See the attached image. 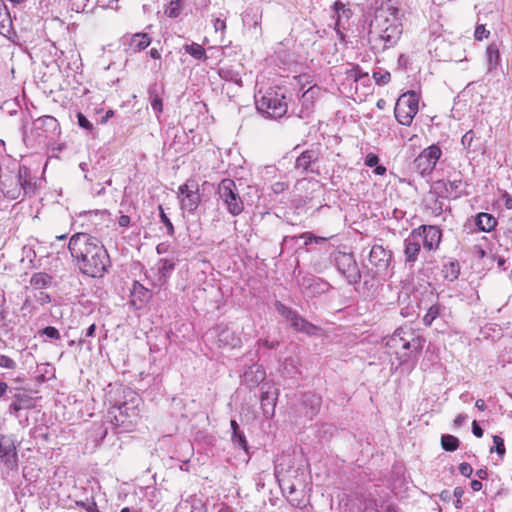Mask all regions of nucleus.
<instances>
[{
	"instance_id": "f257e3e1",
	"label": "nucleus",
	"mask_w": 512,
	"mask_h": 512,
	"mask_svg": "<svg viewBox=\"0 0 512 512\" xmlns=\"http://www.w3.org/2000/svg\"><path fill=\"white\" fill-rule=\"evenodd\" d=\"M68 249L80 271L93 278H101L110 267V257L102 242L88 233H75Z\"/></svg>"
},
{
	"instance_id": "f03ea898",
	"label": "nucleus",
	"mask_w": 512,
	"mask_h": 512,
	"mask_svg": "<svg viewBox=\"0 0 512 512\" xmlns=\"http://www.w3.org/2000/svg\"><path fill=\"white\" fill-rule=\"evenodd\" d=\"M441 238L440 228L434 225H420L413 229L403 242L405 264L409 267L415 265L421 253V244L424 250L428 252L436 251L439 248Z\"/></svg>"
},
{
	"instance_id": "7ed1b4c3",
	"label": "nucleus",
	"mask_w": 512,
	"mask_h": 512,
	"mask_svg": "<svg viewBox=\"0 0 512 512\" xmlns=\"http://www.w3.org/2000/svg\"><path fill=\"white\" fill-rule=\"evenodd\" d=\"M425 344V339L410 327H400L386 338L385 346L389 354H394L399 365L407 363L410 359L420 354Z\"/></svg>"
},
{
	"instance_id": "20e7f679",
	"label": "nucleus",
	"mask_w": 512,
	"mask_h": 512,
	"mask_svg": "<svg viewBox=\"0 0 512 512\" xmlns=\"http://www.w3.org/2000/svg\"><path fill=\"white\" fill-rule=\"evenodd\" d=\"M257 110L269 118H281L287 113V102L281 87H271L255 95Z\"/></svg>"
},
{
	"instance_id": "39448f33",
	"label": "nucleus",
	"mask_w": 512,
	"mask_h": 512,
	"mask_svg": "<svg viewBox=\"0 0 512 512\" xmlns=\"http://www.w3.org/2000/svg\"><path fill=\"white\" fill-rule=\"evenodd\" d=\"M28 177V169L19 167L16 174L3 176L0 174V186L2 193L11 200H16L32 191V185Z\"/></svg>"
},
{
	"instance_id": "423d86ee",
	"label": "nucleus",
	"mask_w": 512,
	"mask_h": 512,
	"mask_svg": "<svg viewBox=\"0 0 512 512\" xmlns=\"http://www.w3.org/2000/svg\"><path fill=\"white\" fill-rule=\"evenodd\" d=\"M217 194L222 205L232 216L240 215L244 210V202L240 190L234 180L225 178L217 187Z\"/></svg>"
},
{
	"instance_id": "0eeeda50",
	"label": "nucleus",
	"mask_w": 512,
	"mask_h": 512,
	"mask_svg": "<svg viewBox=\"0 0 512 512\" xmlns=\"http://www.w3.org/2000/svg\"><path fill=\"white\" fill-rule=\"evenodd\" d=\"M419 109V97L414 91L403 93L397 100L394 114L401 125L409 126Z\"/></svg>"
},
{
	"instance_id": "6e6552de",
	"label": "nucleus",
	"mask_w": 512,
	"mask_h": 512,
	"mask_svg": "<svg viewBox=\"0 0 512 512\" xmlns=\"http://www.w3.org/2000/svg\"><path fill=\"white\" fill-rule=\"evenodd\" d=\"M275 308L283 318L290 322L291 327L295 331L307 335H315L318 331V328L314 324L308 322L296 310L284 305L280 301L275 303Z\"/></svg>"
},
{
	"instance_id": "1a4fd4ad",
	"label": "nucleus",
	"mask_w": 512,
	"mask_h": 512,
	"mask_svg": "<svg viewBox=\"0 0 512 512\" xmlns=\"http://www.w3.org/2000/svg\"><path fill=\"white\" fill-rule=\"evenodd\" d=\"M442 155V150L437 144L425 148L414 160V168L421 175H429Z\"/></svg>"
},
{
	"instance_id": "9d476101",
	"label": "nucleus",
	"mask_w": 512,
	"mask_h": 512,
	"mask_svg": "<svg viewBox=\"0 0 512 512\" xmlns=\"http://www.w3.org/2000/svg\"><path fill=\"white\" fill-rule=\"evenodd\" d=\"M335 264L349 284H356L360 281L361 272L353 254L339 252L335 257Z\"/></svg>"
},
{
	"instance_id": "9b49d317",
	"label": "nucleus",
	"mask_w": 512,
	"mask_h": 512,
	"mask_svg": "<svg viewBox=\"0 0 512 512\" xmlns=\"http://www.w3.org/2000/svg\"><path fill=\"white\" fill-rule=\"evenodd\" d=\"M181 209L193 213L200 204L199 186L194 180H187L179 187Z\"/></svg>"
},
{
	"instance_id": "f8f14e48",
	"label": "nucleus",
	"mask_w": 512,
	"mask_h": 512,
	"mask_svg": "<svg viewBox=\"0 0 512 512\" xmlns=\"http://www.w3.org/2000/svg\"><path fill=\"white\" fill-rule=\"evenodd\" d=\"M139 402L140 398L133 394L129 401L114 407L113 411L110 413H114V418L119 425H125L126 423L132 424L139 416Z\"/></svg>"
},
{
	"instance_id": "ddd939ff",
	"label": "nucleus",
	"mask_w": 512,
	"mask_h": 512,
	"mask_svg": "<svg viewBox=\"0 0 512 512\" xmlns=\"http://www.w3.org/2000/svg\"><path fill=\"white\" fill-rule=\"evenodd\" d=\"M296 281L302 294L307 297H314L328 289V283L310 274L299 273Z\"/></svg>"
},
{
	"instance_id": "4468645a",
	"label": "nucleus",
	"mask_w": 512,
	"mask_h": 512,
	"mask_svg": "<svg viewBox=\"0 0 512 512\" xmlns=\"http://www.w3.org/2000/svg\"><path fill=\"white\" fill-rule=\"evenodd\" d=\"M392 260V253L382 245H374L369 253V261L376 268L377 273L387 270Z\"/></svg>"
},
{
	"instance_id": "2eb2a0df",
	"label": "nucleus",
	"mask_w": 512,
	"mask_h": 512,
	"mask_svg": "<svg viewBox=\"0 0 512 512\" xmlns=\"http://www.w3.org/2000/svg\"><path fill=\"white\" fill-rule=\"evenodd\" d=\"M210 333L217 339V343L220 347L228 346L235 348L241 344L240 337L226 325H217Z\"/></svg>"
},
{
	"instance_id": "dca6fc26",
	"label": "nucleus",
	"mask_w": 512,
	"mask_h": 512,
	"mask_svg": "<svg viewBox=\"0 0 512 512\" xmlns=\"http://www.w3.org/2000/svg\"><path fill=\"white\" fill-rule=\"evenodd\" d=\"M0 460L8 467L17 466V451L13 439L10 436L0 435Z\"/></svg>"
},
{
	"instance_id": "f3484780",
	"label": "nucleus",
	"mask_w": 512,
	"mask_h": 512,
	"mask_svg": "<svg viewBox=\"0 0 512 512\" xmlns=\"http://www.w3.org/2000/svg\"><path fill=\"white\" fill-rule=\"evenodd\" d=\"M319 157L320 151L318 147L306 149L297 157L295 168L301 169L304 172H313L312 165L319 160Z\"/></svg>"
},
{
	"instance_id": "a211bd4d",
	"label": "nucleus",
	"mask_w": 512,
	"mask_h": 512,
	"mask_svg": "<svg viewBox=\"0 0 512 512\" xmlns=\"http://www.w3.org/2000/svg\"><path fill=\"white\" fill-rule=\"evenodd\" d=\"M124 40L125 44L128 45V50L132 53L146 49L151 43V38L147 33H135L131 36H125Z\"/></svg>"
},
{
	"instance_id": "6ab92c4d",
	"label": "nucleus",
	"mask_w": 512,
	"mask_h": 512,
	"mask_svg": "<svg viewBox=\"0 0 512 512\" xmlns=\"http://www.w3.org/2000/svg\"><path fill=\"white\" fill-rule=\"evenodd\" d=\"M131 304L136 308H141L151 297L150 291L142 284L135 281L131 288Z\"/></svg>"
},
{
	"instance_id": "aec40b11",
	"label": "nucleus",
	"mask_w": 512,
	"mask_h": 512,
	"mask_svg": "<svg viewBox=\"0 0 512 512\" xmlns=\"http://www.w3.org/2000/svg\"><path fill=\"white\" fill-rule=\"evenodd\" d=\"M0 34L8 39H12V36L16 35L12 28V20L3 0H0Z\"/></svg>"
},
{
	"instance_id": "412c9836",
	"label": "nucleus",
	"mask_w": 512,
	"mask_h": 512,
	"mask_svg": "<svg viewBox=\"0 0 512 512\" xmlns=\"http://www.w3.org/2000/svg\"><path fill=\"white\" fill-rule=\"evenodd\" d=\"M162 93L163 87L159 86L157 83L152 84L148 89L150 104L157 117H159L163 111Z\"/></svg>"
},
{
	"instance_id": "4be33fe9",
	"label": "nucleus",
	"mask_w": 512,
	"mask_h": 512,
	"mask_svg": "<svg viewBox=\"0 0 512 512\" xmlns=\"http://www.w3.org/2000/svg\"><path fill=\"white\" fill-rule=\"evenodd\" d=\"M322 398L315 393H305L303 396V405L306 408V416L313 418L320 410Z\"/></svg>"
},
{
	"instance_id": "5701e85b",
	"label": "nucleus",
	"mask_w": 512,
	"mask_h": 512,
	"mask_svg": "<svg viewBox=\"0 0 512 512\" xmlns=\"http://www.w3.org/2000/svg\"><path fill=\"white\" fill-rule=\"evenodd\" d=\"M318 87H310L301 96L302 109L299 113L300 118L308 117L312 111L314 99L318 94Z\"/></svg>"
},
{
	"instance_id": "b1692460",
	"label": "nucleus",
	"mask_w": 512,
	"mask_h": 512,
	"mask_svg": "<svg viewBox=\"0 0 512 512\" xmlns=\"http://www.w3.org/2000/svg\"><path fill=\"white\" fill-rule=\"evenodd\" d=\"M401 34V29L396 24L387 26L379 35L381 41L384 42L383 49L396 44Z\"/></svg>"
},
{
	"instance_id": "393cba45",
	"label": "nucleus",
	"mask_w": 512,
	"mask_h": 512,
	"mask_svg": "<svg viewBox=\"0 0 512 512\" xmlns=\"http://www.w3.org/2000/svg\"><path fill=\"white\" fill-rule=\"evenodd\" d=\"M437 185L444 187L445 193L450 198H459L462 195L463 181L461 178L438 181Z\"/></svg>"
},
{
	"instance_id": "a878e982",
	"label": "nucleus",
	"mask_w": 512,
	"mask_h": 512,
	"mask_svg": "<svg viewBox=\"0 0 512 512\" xmlns=\"http://www.w3.org/2000/svg\"><path fill=\"white\" fill-rule=\"evenodd\" d=\"M475 224L479 230L483 232H490L496 227L497 220L491 214L481 212L476 216Z\"/></svg>"
},
{
	"instance_id": "bb28decb",
	"label": "nucleus",
	"mask_w": 512,
	"mask_h": 512,
	"mask_svg": "<svg viewBox=\"0 0 512 512\" xmlns=\"http://www.w3.org/2000/svg\"><path fill=\"white\" fill-rule=\"evenodd\" d=\"M445 310V306L439 302L432 304L426 314L423 316L422 322L425 326L429 327L432 325L434 320L441 316Z\"/></svg>"
},
{
	"instance_id": "cd10ccee",
	"label": "nucleus",
	"mask_w": 512,
	"mask_h": 512,
	"mask_svg": "<svg viewBox=\"0 0 512 512\" xmlns=\"http://www.w3.org/2000/svg\"><path fill=\"white\" fill-rule=\"evenodd\" d=\"M333 11L336 14V26H341L343 20H349L352 16V10L341 1L333 4Z\"/></svg>"
},
{
	"instance_id": "c85d7f7f",
	"label": "nucleus",
	"mask_w": 512,
	"mask_h": 512,
	"mask_svg": "<svg viewBox=\"0 0 512 512\" xmlns=\"http://www.w3.org/2000/svg\"><path fill=\"white\" fill-rule=\"evenodd\" d=\"M36 124L39 128H44L46 132H54L59 127L57 119L53 116L40 117L37 119Z\"/></svg>"
},
{
	"instance_id": "c756f323",
	"label": "nucleus",
	"mask_w": 512,
	"mask_h": 512,
	"mask_svg": "<svg viewBox=\"0 0 512 512\" xmlns=\"http://www.w3.org/2000/svg\"><path fill=\"white\" fill-rule=\"evenodd\" d=\"M442 273H443L445 279H447L449 281H454L455 279L458 278L459 273H460L459 264L457 262H453V261L444 264Z\"/></svg>"
},
{
	"instance_id": "7c9ffc66",
	"label": "nucleus",
	"mask_w": 512,
	"mask_h": 512,
	"mask_svg": "<svg viewBox=\"0 0 512 512\" xmlns=\"http://www.w3.org/2000/svg\"><path fill=\"white\" fill-rule=\"evenodd\" d=\"M280 371L284 377L293 378L298 373V368L293 359L287 358L282 362Z\"/></svg>"
},
{
	"instance_id": "2f4dec72",
	"label": "nucleus",
	"mask_w": 512,
	"mask_h": 512,
	"mask_svg": "<svg viewBox=\"0 0 512 512\" xmlns=\"http://www.w3.org/2000/svg\"><path fill=\"white\" fill-rule=\"evenodd\" d=\"M486 54H487V59H488V69L492 70L498 65L499 58H500L497 45L490 44L487 47Z\"/></svg>"
},
{
	"instance_id": "473e14b6",
	"label": "nucleus",
	"mask_w": 512,
	"mask_h": 512,
	"mask_svg": "<svg viewBox=\"0 0 512 512\" xmlns=\"http://www.w3.org/2000/svg\"><path fill=\"white\" fill-rule=\"evenodd\" d=\"M186 53L190 54L193 58L200 60L206 57L205 49L197 43L186 44L184 46Z\"/></svg>"
},
{
	"instance_id": "72a5a7b5",
	"label": "nucleus",
	"mask_w": 512,
	"mask_h": 512,
	"mask_svg": "<svg viewBox=\"0 0 512 512\" xmlns=\"http://www.w3.org/2000/svg\"><path fill=\"white\" fill-rule=\"evenodd\" d=\"M441 445L444 450L452 452L459 447V439L450 434L443 435L441 437Z\"/></svg>"
},
{
	"instance_id": "f704fd0d",
	"label": "nucleus",
	"mask_w": 512,
	"mask_h": 512,
	"mask_svg": "<svg viewBox=\"0 0 512 512\" xmlns=\"http://www.w3.org/2000/svg\"><path fill=\"white\" fill-rule=\"evenodd\" d=\"M14 402L24 409H32L34 407L33 398L25 393L17 392L13 396Z\"/></svg>"
},
{
	"instance_id": "c9c22d12",
	"label": "nucleus",
	"mask_w": 512,
	"mask_h": 512,
	"mask_svg": "<svg viewBox=\"0 0 512 512\" xmlns=\"http://www.w3.org/2000/svg\"><path fill=\"white\" fill-rule=\"evenodd\" d=\"M274 399L269 396L268 392L261 393V406L264 414L268 417L274 413Z\"/></svg>"
},
{
	"instance_id": "e433bc0d",
	"label": "nucleus",
	"mask_w": 512,
	"mask_h": 512,
	"mask_svg": "<svg viewBox=\"0 0 512 512\" xmlns=\"http://www.w3.org/2000/svg\"><path fill=\"white\" fill-rule=\"evenodd\" d=\"M51 277L46 273H35L32 275L30 283L38 288L46 287L50 284Z\"/></svg>"
},
{
	"instance_id": "4c0bfd02",
	"label": "nucleus",
	"mask_w": 512,
	"mask_h": 512,
	"mask_svg": "<svg viewBox=\"0 0 512 512\" xmlns=\"http://www.w3.org/2000/svg\"><path fill=\"white\" fill-rule=\"evenodd\" d=\"M175 268V263L168 259H160L158 262V273L162 277H167Z\"/></svg>"
},
{
	"instance_id": "58836bf2",
	"label": "nucleus",
	"mask_w": 512,
	"mask_h": 512,
	"mask_svg": "<svg viewBox=\"0 0 512 512\" xmlns=\"http://www.w3.org/2000/svg\"><path fill=\"white\" fill-rule=\"evenodd\" d=\"M493 443H494V446L491 447L490 452L491 453L496 452L499 455V457L502 458L506 452L503 438H501L498 435H494Z\"/></svg>"
},
{
	"instance_id": "ea45409f",
	"label": "nucleus",
	"mask_w": 512,
	"mask_h": 512,
	"mask_svg": "<svg viewBox=\"0 0 512 512\" xmlns=\"http://www.w3.org/2000/svg\"><path fill=\"white\" fill-rule=\"evenodd\" d=\"M158 209L160 212L161 222L165 225L168 235L173 236L175 230L170 218L165 214L164 209L161 205H159Z\"/></svg>"
},
{
	"instance_id": "a19ab883",
	"label": "nucleus",
	"mask_w": 512,
	"mask_h": 512,
	"mask_svg": "<svg viewBox=\"0 0 512 512\" xmlns=\"http://www.w3.org/2000/svg\"><path fill=\"white\" fill-rule=\"evenodd\" d=\"M232 442L237 447H239L243 450H247V441H246V437L243 434V432L239 431V432L232 433Z\"/></svg>"
},
{
	"instance_id": "79ce46f5",
	"label": "nucleus",
	"mask_w": 512,
	"mask_h": 512,
	"mask_svg": "<svg viewBox=\"0 0 512 512\" xmlns=\"http://www.w3.org/2000/svg\"><path fill=\"white\" fill-rule=\"evenodd\" d=\"M373 79L378 85H385L390 81L391 75L387 71H376L373 73Z\"/></svg>"
},
{
	"instance_id": "37998d69",
	"label": "nucleus",
	"mask_w": 512,
	"mask_h": 512,
	"mask_svg": "<svg viewBox=\"0 0 512 512\" xmlns=\"http://www.w3.org/2000/svg\"><path fill=\"white\" fill-rule=\"evenodd\" d=\"M96 325L91 324L85 331L84 336H81L78 340V345L83 346L87 344V347L90 348V342L86 341V337H93L95 335Z\"/></svg>"
},
{
	"instance_id": "c03bdc74",
	"label": "nucleus",
	"mask_w": 512,
	"mask_h": 512,
	"mask_svg": "<svg viewBox=\"0 0 512 512\" xmlns=\"http://www.w3.org/2000/svg\"><path fill=\"white\" fill-rule=\"evenodd\" d=\"M16 366V362L12 358L0 354V367L13 370Z\"/></svg>"
},
{
	"instance_id": "a18cd8bd",
	"label": "nucleus",
	"mask_w": 512,
	"mask_h": 512,
	"mask_svg": "<svg viewBox=\"0 0 512 512\" xmlns=\"http://www.w3.org/2000/svg\"><path fill=\"white\" fill-rule=\"evenodd\" d=\"M41 334L45 335L46 337L51 338V339H55V340L60 339L59 331L55 327H53V326L45 327L41 331Z\"/></svg>"
},
{
	"instance_id": "49530a36",
	"label": "nucleus",
	"mask_w": 512,
	"mask_h": 512,
	"mask_svg": "<svg viewBox=\"0 0 512 512\" xmlns=\"http://www.w3.org/2000/svg\"><path fill=\"white\" fill-rule=\"evenodd\" d=\"M490 32L485 28L484 25L480 24L476 26L474 37L476 40L481 41L489 36Z\"/></svg>"
},
{
	"instance_id": "de8ad7c7",
	"label": "nucleus",
	"mask_w": 512,
	"mask_h": 512,
	"mask_svg": "<svg viewBox=\"0 0 512 512\" xmlns=\"http://www.w3.org/2000/svg\"><path fill=\"white\" fill-rule=\"evenodd\" d=\"M474 138L475 134L473 130H469L462 136L461 144L464 146V148L469 149L472 145Z\"/></svg>"
},
{
	"instance_id": "09e8293b",
	"label": "nucleus",
	"mask_w": 512,
	"mask_h": 512,
	"mask_svg": "<svg viewBox=\"0 0 512 512\" xmlns=\"http://www.w3.org/2000/svg\"><path fill=\"white\" fill-rule=\"evenodd\" d=\"M77 119H78V124L80 127L84 128L86 130H92L93 125L82 113L79 112L77 114Z\"/></svg>"
},
{
	"instance_id": "8fccbe9b",
	"label": "nucleus",
	"mask_w": 512,
	"mask_h": 512,
	"mask_svg": "<svg viewBox=\"0 0 512 512\" xmlns=\"http://www.w3.org/2000/svg\"><path fill=\"white\" fill-rule=\"evenodd\" d=\"M459 472L465 477H470L473 473V468L469 463L463 462L459 465Z\"/></svg>"
},
{
	"instance_id": "3c124183",
	"label": "nucleus",
	"mask_w": 512,
	"mask_h": 512,
	"mask_svg": "<svg viewBox=\"0 0 512 512\" xmlns=\"http://www.w3.org/2000/svg\"><path fill=\"white\" fill-rule=\"evenodd\" d=\"M77 504L83 507L87 512H99L95 501L91 502H77Z\"/></svg>"
},
{
	"instance_id": "603ef678",
	"label": "nucleus",
	"mask_w": 512,
	"mask_h": 512,
	"mask_svg": "<svg viewBox=\"0 0 512 512\" xmlns=\"http://www.w3.org/2000/svg\"><path fill=\"white\" fill-rule=\"evenodd\" d=\"M379 157L374 153H369L365 158V165L368 167H374L378 164Z\"/></svg>"
},
{
	"instance_id": "864d4df0",
	"label": "nucleus",
	"mask_w": 512,
	"mask_h": 512,
	"mask_svg": "<svg viewBox=\"0 0 512 512\" xmlns=\"http://www.w3.org/2000/svg\"><path fill=\"white\" fill-rule=\"evenodd\" d=\"M254 368H255V380H252V381H253V383L257 384V383L261 382L262 380H264L265 373L258 366L250 367V372H253Z\"/></svg>"
},
{
	"instance_id": "5fc2aeb1",
	"label": "nucleus",
	"mask_w": 512,
	"mask_h": 512,
	"mask_svg": "<svg viewBox=\"0 0 512 512\" xmlns=\"http://www.w3.org/2000/svg\"><path fill=\"white\" fill-rule=\"evenodd\" d=\"M271 188L275 194H279L285 191L288 188V185L284 182H275Z\"/></svg>"
},
{
	"instance_id": "6e6d98bb",
	"label": "nucleus",
	"mask_w": 512,
	"mask_h": 512,
	"mask_svg": "<svg viewBox=\"0 0 512 512\" xmlns=\"http://www.w3.org/2000/svg\"><path fill=\"white\" fill-rule=\"evenodd\" d=\"M214 29L216 32L221 31L224 32L226 29V23L224 20L220 18H216L213 23Z\"/></svg>"
},
{
	"instance_id": "4d7b16f0",
	"label": "nucleus",
	"mask_w": 512,
	"mask_h": 512,
	"mask_svg": "<svg viewBox=\"0 0 512 512\" xmlns=\"http://www.w3.org/2000/svg\"><path fill=\"white\" fill-rule=\"evenodd\" d=\"M472 432H473V434H474L476 437H478V438H480V437H482V436H483V430H482V428L479 426V424L477 423V421H476V420H474V421L472 422Z\"/></svg>"
},
{
	"instance_id": "13d9d810",
	"label": "nucleus",
	"mask_w": 512,
	"mask_h": 512,
	"mask_svg": "<svg viewBox=\"0 0 512 512\" xmlns=\"http://www.w3.org/2000/svg\"><path fill=\"white\" fill-rule=\"evenodd\" d=\"M257 344H258L259 346H261V345H262V346H264V347H266V348H268V349H273V348L277 347L279 343H278L277 341H276V342H270V341H268V340H259V341L257 342Z\"/></svg>"
},
{
	"instance_id": "bf43d9fd",
	"label": "nucleus",
	"mask_w": 512,
	"mask_h": 512,
	"mask_svg": "<svg viewBox=\"0 0 512 512\" xmlns=\"http://www.w3.org/2000/svg\"><path fill=\"white\" fill-rule=\"evenodd\" d=\"M23 409H24V408L20 407V405H19V404H17L16 402H14V401H13V402L10 404V406H9V412H10L11 414H14L16 417H18V416H19V415H18V412H19L20 410H23Z\"/></svg>"
},
{
	"instance_id": "052dcab7",
	"label": "nucleus",
	"mask_w": 512,
	"mask_h": 512,
	"mask_svg": "<svg viewBox=\"0 0 512 512\" xmlns=\"http://www.w3.org/2000/svg\"><path fill=\"white\" fill-rule=\"evenodd\" d=\"M120 227H128L130 225V217L128 215H121L118 219Z\"/></svg>"
},
{
	"instance_id": "680f3d73",
	"label": "nucleus",
	"mask_w": 512,
	"mask_h": 512,
	"mask_svg": "<svg viewBox=\"0 0 512 512\" xmlns=\"http://www.w3.org/2000/svg\"><path fill=\"white\" fill-rule=\"evenodd\" d=\"M50 300H51V299H50V296H49L47 293L42 292V291H40V292H39V295H38V297H37V301H38L39 303H41V304H46V303H49V302H50Z\"/></svg>"
},
{
	"instance_id": "e2e57ef3",
	"label": "nucleus",
	"mask_w": 512,
	"mask_h": 512,
	"mask_svg": "<svg viewBox=\"0 0 512 512\" xmlns=\"http://www.w3.org/2000/svg\"><path fill=\"white\" fill-rule=\"evenodd\" d=\"M504 205L507 209H512V196L508 193L503 194Z\"/></svg>"
},
{
	"instance_id": "0e129e2a",
	"label": "nucleus",
	"mask_w": 512,
	"mask_h": 512,
	"mask_svg": "<svg viewBox=\"0 0 512 512\" xmlns=\"http://www.w3.org/2000/svg\"><path fill=\"white\" fill-rule=\"evenodd\" d=\"M467 416L464 415V414H459L455 419H454V425L456 427H460L466 420Z\"/></svg>"
},
{
	"instance_id": "69168bd1",
	"label": "nucleus",
	"mask_w": 512,
	"mask_h": 512,
	"mask_svg": "<svg viewBox=\"0 0 512 512\" xmlns=\"http://www.w3.org/2000/svg\"><path fill=\"white\" fill-rule=\"evenodd\" d=\"M374 167H375V169H374V171H373V172H374L376 175H384V174L386 173V167H384L383 165H378V164H377V165H376V166H374Z\"/></svg>"
},
{
	"instance_id": "338daca9",
	"label": "nucleus",
	"mask_w": 512,
	"mask_h": 512,
	"mask_svg": "<svg viewBox=\"0 0 512 512\" xmlns=\"http://www.w3.org/2000/svg\"><path fill=\"white\" fill-rule=\"evenodd\" d=\"M471 488L473 491H479L482 489V483L479 480H472Z\"/></svg>"
},
{
	"instance_id": "774afa93",
	"label": "nucleus",
	"mask_w": 512,
	"mask_h": 512,
	"mask_svg": "<svg viewBox=\"0 0 512 512\" xmlns=\"http://www.w3.org/2000/svg\"><path fill=\"white\" fill-rule=\"evenodd\" d=\"M476 476L479 478V479H486L487 476H488V472L486 469H479L476 471Z\"/></svg>"
}]
</instances>
